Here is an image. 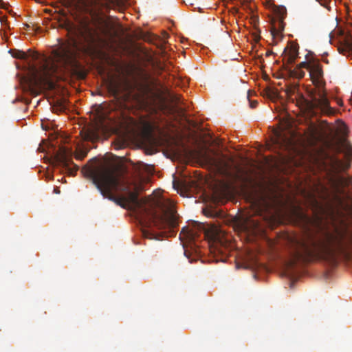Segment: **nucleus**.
<instances>
[{"label": "nucleus", "instance_id": "ddd939ff", "mask_svg": "<svg viewBox=\"0 0 352 352\" xmlns=\"http://www.w3.org/2000/svg\"><path fill=\"white\" fill-rule=\"evenodd\" d=\"M284 29V22L283 19H279L278 20V30L276 28H274L272 30V34L274 35L275 34H278L279 32L283 30Z\"/></svg>", "mask_w": 352, "mask_h": 352}, {"label": "nucleus", "instance_id": "4be33fe9", "mask_svg": "<svg viewBox=\"0 0 352 352\" xmlns=\"http://www.w3.org/2000/svg\"><path fill=\"white\" fill-rule=\"evenodd\" d=\"M173 187L175 188V182H173Z\"/></svg>", "mask_w": 352, "mask_h": 352}, {"label": "nucleus", "instance_id": "9b49d317", "mask_svg": "<svg viewBox=\"0 0 352 352\" xmlns=\"http://www.w3.org/2000/svg\"><path fill=\"white\" fill-rule=\"evenodd\" d=\"M83 139L87 141L96 142L100 139V137L97 131L89 129L83 135Z\"/></svg>", "mask_w": 352, "mask_h": 352}, {"label": "nucleus", "instance_id": "7ed1b4c3", "mask_svg": "<svg viewBox=\"0 0 352 352\" xmlns=\"http://www.w3.org/2000/svg\"><path fill=\"white\" fill-rule=\"evenodd\" d=\"M77 55L75 49L66 46L55 50L52 59L41 56L31 50L28 52L18 50L12 56L14 58L27 60L32 74L31 85L53 87V78L59 71L67 72L80 79L86 77L87 72L78 60Z\"/></svg>", "mask_w": 352, "mask_h": 352}, {"label": "nucleus", "instance_id": "9d476101", "mask_svg": "<svg viewBox=\"0 0 352 352\" xmlns=\"http://www.w3.org/2000/svg\"><path fill=\"white\" fill-rule=\"evenodd\" d=\"M274 143L280 146H287L290 143V140L280 131L276 130L274 131Z\"/></svg>", "mask_w": 352, "mask_h": 352}, {"label": "nucleus", "instance_id": "4468645a", "mask_svg": "<svg viewBox=\"0 0 352 352\" xmlns=\"http://www.w3.org/2000/svg\"><path fill=\"white\" fill-rule=\"evenodd\" d=\"M311 65H312V61H303L301 62L299 65L296 66V67H299V69H306L309 71Z\"/></svg>", "mask_w": 352, "mask_h": 352}, {"label": "nucleus", "instance_id": "1a4fd4ad", "mask_svg": "<svg viewBox=\"0 0 352 352\" xmlns=\"http://www.w3.org/2000/svg\"><path fill=\"white\" fill-rule=\"evenodd\" d=\"M169 98H170V102L175 104V105H178V104H183L184 107H179L178 108V111L182 113H184L185 111H186V104L184 102V99L182 98V96L179 95V94H170L169 95Z\"/></svg>", "mask_w": 352, "mask_h": 352}, {"label": "nucleus", "instance_id": "f257e3e1", "mask_svg": "<svg viewBox=\"0 0 352 352\" xmlns=\"http://www.w3.org/2000/svg\"><path fill=\"white\" fill-rule=\"evenodd\" d=\"M85 177L89 178L97 189L105 198L116 203L122 208L136 213L142 224V234L148 239L155 236L148 229H168L173 235L178 225V215L170 201H163L161 211L154 209V204L147 198H139L141 184L122 179L115 168L108 164L96 168H82Z\"/></svg>", "mask_w": 352, "mask_h": 352}, {"label": "nucleus", "instance_id": "5701e85b", "mask_svg": "<svg viewBox=\"0 0 352 352\" xmlns=\"http://www.w3.org/2000/svg\"><path fill=\"white\" fill-rule=\"evenodd\" d=\"M349 212L352 213V209H351V210H350Z\"/></svg>", "mask_w": 352, "mask_h": 352}, {"label": "nucleus", "instance_id": "dca6fc26", "mask_svg": "<svg viewBox=\"0 0 352 352\" xmlns=\"http://www.w3.org/2000/svg\"><path fill=\"white\" fill-rule=\"evenodd\" d=\"M276 12L279 19H284L285 15H286V9L285 7L278 8Z\"/></svg>", "mask_w": 352, "mask_h": 352}, {"label": "nucleus", "instance_id": "f8f14e48", "mask_svg": "<svg viewBox=\"0 0 352 352\" xmlns=\"http://www.w3.org/2000/svg\"><path fill=\"white\" fill-rule=\"evenodd\" d=\"M290 72L292 76L299 79L302 78L305 75V72L302 69L296 67L294 69H291Z\"/></svg>", "mask_w": 352, "mask_h": 352}, {"label": "nucleus", "instance_id": "412c9836", "mask_svg": "<svg viewBox=\"0 0 352 352\" xmlns=\"http://www.w3.org/2000/svg\"><path fill=\"white\" fill-rule=\"evenodd\" d=\"M54 192H55L56 193H59V192H60V190H59L58 189H57V188H55V189H54Z\"/></svg>", "mask_w": 352, "mask_h": 352}, {"label": "nucleus", "instance_id": "f03ea898", "mask_svg": "<svg viewBox=\"0 0 352 352\" xmlns=\"http://www.w3.org/2000/svg\"><path fill=\"white\" fill-rule=\"evenodd\" d=\"M299 219L303 233L289 239L292 248L291 265L312 260L336 263L340 255L349 257L352 238L348 236L346 230L329 231L322 218L317 214L310 217L300 213Z\"/></svg>", "mask_w": 352, "mask_h": 352}, {"label": "nucleus", "instance_id": "423d86ee", "mask_svg": "<svg viewBox=\"0 0 352 352\" xmlns=\"http://www.w3.org/2000/svg\"><path fill=\"white\" fill-rule=\"evenodd\" d=\"M198 232H203L205 238L208 239L210 241L214 243L220 242V236L219 230L215 227H208L202 223L196 222L191 229L184 228L182 230V233L186 235V237L190 241H195L198 236Z\"/></svg>", "mask_w": 352, "mask_h": 352}, {"label": "nucleus", "instance_id": "a211bd4d", "mask_svg": "<svg viewBox=\"0 0 352 352\" xmlns=\"http://www.w3.org/2000/svg\"><path fill=\"white\" fill-rule=\"evenodd\" d=\"M87 155V151H81L76 154L75 157L76 160H81Z\"/></svg>", "mask_w": 352, "mask_h": 352}, {"label": "nucleus", "instance_id": "2eb2a0df", "mask_svg": "<svg viewBox=\"0 0 352 352\" xmlns=\"http://www.w3.org/2000/svg\"><path fill=\"white\" fill-rule=\"evenodd\" d=\"M110 91L113 95H114L115 96H117L120 94V87L116 84H111L110 85Z\"/></svg>", "mask_w": 352, "mask_h": 352}, {"label": "nucleus", "instance_id": "39448f33", "mask_svg": "<svg viewBox=\"0 0 352 352\" xmlns=\"http://www.w3.org/2000/svg\"><path fill=\"white\" fill-rule=\"evenodd\" d=\"M309 73L313 84L318 89L315 93L311 94V100L307 104L309 109L315 113L320 112L324 114H333V110L330 107L329 100L324 88V81L321 64L312 60Z\"/></svg>", "mask_w": 352, "mask_h": 352}, {"label": "nucleus", "instance_id": "aec40b11", "mask_svg": "<svg viewBox=\"0 0 352 352\" xmlns=\"http://www.w3.org/2000/svg\"><path fill=\"white\" fill-rule=\"evenodd\" d=\"M204 157L206 158V160H208V161H212V160H213L212 159V157H210V156L207 155L206 154H205V155H204Z\"/></svg>", "mask_w": 352, "mask_h": 352}, {"label": "nucleus", "instance_id": "0eeeda50", "mask_svg": "<svg viewBox=\"0 0 352 352\" xmlns=\"http://www.w3.org/2000/svg\"><path fill=\"white\" fill-rule=\"evenodd\" d=\"M72 151L65 147H60L55 154L56 162L70 175H74L78 170V166L72 160Z\"/></svg>", "mask_w": 352, "mask_h": 352}, {"label": "nucleus", "instance_id": "f3484780", "mask_svg": "<svg viewBox=\"0 0 352 352\" xmlns=\"http://www.w3.org/2000/svg\"><path fill=\"white\" fill-rule=\"evenodd\" d=\"M251 93L252 92H251L250 90H249L248 91V98L249 102H250V107L253 109V108H255L257 106L258 102L256 100H250V97L251 96Z\"/></svg>", "mask_w": 352, "mask_h": 352}, {"label": "nucleus", "instance_id": "6ab92c4d", "mask_svg": "<svg viewBox=\"0 0 352 352\" xmlns=\"http://www.w3.org/2000/svg\"><path fill=\"white\" fill-rule=\"evenodd\" d=\"M318 2L320 3V4L328 9L329 8V0H316Z\"/></svg>", "mask_w": 352, "mask_h": 352}, {"label": "nucleus", "instance_id": "6e6552de", "mask_svg": "<svg viewBox=\"0 0 352 352\" xmlns=\"http://www.w3.org/2000/svg\"><path fill=\"white\" fill-rule=\"evenodd\" d=\"M283 54V60L286 61L287 64H293L298 56V47L295 45H291L288 49H285Z\"/></svg>", "mask_w": 352, "mask_h": 352}, {"label": "nucleus", "instance_id": "20e7f679", "mask_svg": "<svg viewBox=\"0 0 352 352\" xmlns=\"http://www.w3.org/2000/svg\"><path fill=\"white\" fill-rule=\"evenodd\" d=\"M82 1L90 19L80 21L77 34L85 47L93 48L104 43V37L109 34V24L102 14L105 3L102 0Z\"/></svg>", "mask_w": 352, "mask_h": 352}]
</instances>
